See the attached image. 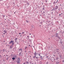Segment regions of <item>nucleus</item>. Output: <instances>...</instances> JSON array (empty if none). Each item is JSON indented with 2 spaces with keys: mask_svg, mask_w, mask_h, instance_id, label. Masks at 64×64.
<instances>
[{
  "mask_svg": "<svg viewBox=\"0 0 64 64\" xmlns=\"http://www.w3.org/2000/svg\"><path fill=\"white\" fill-rule=\"evenodd\" d=\"M48 56H47L46 57V58H48Z\"/></svg>",
  "mask_w": 64,
  "mask_h": 64,
  "instance_id": "a19ab883",
  "label": "nucleus"
},
{
  "mask_svg": "<svg viewBox=\"0 0 64 64\" xmlns=\"http://www.w3.org/2000/svg\"><path fill=\"white\" fill-rule=\"evenodd\" d=\"M56 3V2H54L53 3V4H55Z\"/></svg>",
  "mask_w": 64,
  "mask_h": 64,
  "instance_id": "dca6fc26",
  "label": "nucleus"
},
{
  "mask_svg": "<svg viewBox=\"0 0 64 64\" xmlns=\"http://www.w3.org/2000/svg\"><path fill=\"white\" fill-rule=\"evenodd\" d=\"M5 20H6V18H5Z\"/></svg>",
  "mask_w": 64,
  "mask_h": 64,
  "instance_id": "338daca9",
  "label": "nucleus"
},
{
  "mask_svg": "<svg viewBox=\"0 0 64 64\" xmlns=\"http://www.w3.org/2000/svg\"><path fill=\"white\" fill-rule=\"evenodd\" d=\"M0 57H1V56L0 55Z\"/></svg>",
  "mask_w": 64,
  "mask_h": 64,
  "instance_id": "680f3d73",
  "label": "nucleus"
},
{
  "mask_svg": "<svg viewBox=\"0 0 64 64\" xmlns=\"http://www.w3.org/2000/svg\"><path fill=\"white\" fill-rule=\"evenodd\" d=\"M62 40V39H60V41H61Z\"/></svg>",
  "mask_w": 64,
  "mask_h": 64,
  "instance_id": "864d4df0",
  "label": "nucleus"
},
{
  "mask_svg": "<svg viewBox=\"0 0 64 64\" xmlns=\"http://www.w3.org/2000/svg\"><path fill=\"white\" fill-rule=\"evenodd\" d=\"M15 13H16V12H14V14H15Z\"/></svg>",
  "mask_w": 64,
  "mask_h": 64,
  "instance_id": "58836bf2",
  "label": "nucleus"
},
{
  "mask_svg": "<svg viewBox=\"0 0 64 64\" xmlns=\"http://www.w3.org/2000/svg\"><path fill=\"white\" fill-rule=\"evenodd\" d=\"M6 56H7V57H8V55H6Z\"/></svg>",
  "mask_w": 64,
  "mask_h": 64,
  "instance_id": "79ce46f5",
  "label": "nucleus"
},
{
  "mask_svg": "<svg viewBox=\"0 0 64 64\" xmlns=\"http://www.w3.org/2000/svg\"><path fill=\"white\" fill-rule=\"evenodd\" d=\"M40 59H43V57L42 56H40Z\"/></svg>",
  "mask_w": 64,
  "mask_h": 64,
  "instance_id": "0eeeda50",
  "label": "nucleus"
},
{
  "mask_svg": "<svg viewBox=\"0 0 64 64\" xmlns=\"http://www.w3.org/2000/svg\"><path fill=\"white\" fill-rule=\"evenodd\" d=\"M26 22H27V23H28L29 22V21H28L27 20H26Z\"/></svg>",
  "mask_w": 64,
  "mask_h": 64,
  "instance_id": "4be33fe9",
  "label": "nucleus"
},
{
  "mask_svg": "<svg viewBox=\"0 0 64 64\" xmlns=\"http://www.w3.org/2000/svg\"><path fill=\"white\" fill-rule=\"evenodd\" d=\"M19 55L20 56H23V53L22 52H20L19 54Z\"/></svg>",
  "mask_w": 64,
  "mask_h": 64,
  "instance_id": "f257e3e1",
  "label": "nucleus"
},
{
  "mask_svg": "<svg viewBox=\"0 0 64 64\" xmlns=\"http://www.w3.org/2000/svg\"><path fill=\"white\" fill-rule=\"evenodd\" d=\"M27 37L28 38H29V36H27Z\"/></svg>",
  "mask_w": 64,
  "mask_h": 64,
  "instance_id": "473e14b6",
  "label": "nucleus"
},
{
  "mask_svg": "<svg viewBox=\"0 0 64 64\" xmlns=\"http://www.w3.org/2000/svg\"><path fill=\"white\" fill-rule=\"evenodd\" d=\"M58 38H59V39H60V38H59V37H58Z\"/></svg>",
  "mask_w": 64,
  "mask_h": 64,
  "instance_id": "a18cd8bd",
  "label": "nucleus"
},
{
  "mask_svg": "<svg viewBox=\"0 0 64 64\" xmlns=\"http://www.w3.org/2000/svg\"><path fill=\"white\" fill-rule=\"evenodd\" d=\"M56 37H59V36H56Z\"/></svg>",
  "mask_w": 64,
  "mask_h": 64,
  "instance_id": "a878e982",
  "label": "nucleus"
},
{
  "mask_svg": "<svg viewBox=\"0 0 64 64\" xmlns=\"http://www.w3.org/2000/svg\"><path fill=\"white\" fill-rule=\"evenodd\" d=\"M15 41V42H16V43H17V40H16Z\"/></svg>",
  "mask_w": 64,
  "mask_h": 64,
  "instance_id": "c85d7f7f",
  "label": "nucleus"
},
{
  "mask_svg": "<svg viewBox=\"0 0 64 64\" xmlns=\"http://www.w3.org/2000/svg\"><path fill=\"white\" fill-rule=\"evenodd\" d=\"M9 58V57H7L6 58V60H8Z\"/></svg>",
  "mask_w": 64,
  "mask_h": 64,
  "instance_id": "423d86ee",
  "label": "nucleus"
},
{
  "mask_svg": "<svg viewBox=\"0 0 64 64\" xmlns=\"http://www.w3.org/2000/svg\"><path fill=\"white\" fill-rule=\"evenodd\" d=\"M60 6H62V5H61V4H60Z\"/></svg>",
  "mask_w": 64,
  "mask_h": 64,
  "instance_id": "3c124183",
  "label": "nucleus"
},
{
  "mask_svg": "<svg viewBox=\"0 0 64 64\" xmlns=\"http://www.w3.org/2000/svg\"><path fill=\"white\" fill-rule=\"evenodd\" d=\"M4 42H5V40H4Z\"/></svg>",
  "mask_w": 64,
  "mask_h": 64,
  "instance_id": "052dcab7",
  "label": "nucleus"
},
{
  "mask_svg": "<svg viewBox=\"0 0 64 64\" xmlns=\"http://www.w3.org/2000/svg\"><path fill=\"white\" fill-rule=\"evenodd\" d=\"M16 62L18 64H20V61L17 60L16 61Z\"/></svg>",
  "mask_w": 64,
  "mask_h": 64,
  "instance_id": "20e7f679",
  "label": "nucleus"
},
{
  "mask_svg": "<svg viewBox=\"0 0 64 64\" xmlns=\"http://www.w3.org/2000/svg\"><path fill=\"white\" fill-rule=\"evenodd\" d=\"M14 43V41L11 40L10 41V42L9 43V44H11V43Z\"/></svg>",
  "mask_w": 64,
  "mask_h": 64,
  "instance_id": "f03ea898",
  "label": "nucleus"
},
{
  "mask_svg": "<svg viewBox=\"0 0 64 64\" xmlns=\"http://www.w3.org/2000/svg\"><path fill=\"white\" fill-rule=\"evenodd\" d=\"M3 16L4 17H5V16L4 15Z\"/></svg>",
  "mask_w": 64,
  "mask_h": 64,
  "instance_id": "49530a36",
  "label": "nucleus"
},
{
  "mask_svg": "<svg viewBox=\"0 0 64 64\" xmlns=\"http://www.w3.org/2000/svg\"><path fill=\"white\" fill-rule=\"evenodd\" d=\"M59 49H57L56 50L57 51V52H59Z\"/></svg>",
  "mask_w": 64,
  "mask_h": 64,
  "instance_id": "f8f14e48",
  "label": "nucleus"
},
{
  "mask_svg": "<svg viewBox=\"0 0 64 64\" xmlns=\"http://www.w3.org/2000/svg\"><path fill=\"white\" fill-rule=\"evenodd\" d=\"M34 26H32V28H34Z\"/></svg>",
  "mask_w": 64,
  "mask_h": 64,
  "instance_id": "bb28decb",
  "label": "nucleus"
},
{
  "mask_svg": "<svg viewBox=\"0 0 64 64\" xmlns=\"http://www.w3.org/2000/svg\"><path fill=\"white\" fill-rule=\"evenodd\" d=\"M56 3H57V2H56Z\"/></svg>",
  "mask_w": 64,
  "mask_h": 64,
  "instance_id": "09e8293b",
  "label": "nucleus"
},
{
  "mask_svg": "<svg viewBox=\"0 0 64 64\" xmlns=\"http://www.w3.org/2000/svg\"><path fill=\"white\" fill-rule=\"evenodd\" d=\"M31 57V56H30V59H32V58H30V57Z\"/></svg>",
  "mask_w": 64,
  "mask_h": 64,
  "instance_id": "393cba45",
  "label": "nucleus"
},
{
  "mask_svg": "<svg viewBox=\"0 0 64 64\" xmlns=\"http://www.w3.org/2000/svg\"><path fill=\"white\" fill-rule=\"evenodd\" d=\"M62 14H63L62 13H61V14H62Z\"/></svg>",
  "mask_w": 64,
  "mask_h": 64,
  "instance_id": "603ef678",
  "label": "nucleus"
},
{
  "mask_svg": "<svg viewBox=\"0 0 64 64\" xmlns=\"http://www.w3.org/2000/svg\"><path fill=\"white\" fill-rule=\"evenodd\" d=\"M59 16H61V14H60L59 15Z\"/></svg>",
  "mask_w": 64,
  "mask_h": 64,
  "instance_id": "c03bdc74",
  "label": "nucleus"
},
{
  "mask_svg": "<svg viewBox=\"0 0 64 64\" xmlns=\"http://www.w3.org/2000/svg\"><path fill=\"white\" fill-rule=\"evenodd\" d=\"M56 63L57 64H60V62H56Z\"/></svg>",
  "mask_w": 64,
  "mask_h": 64,
  "instance_id": "6e6552de",
  "label": "nucleus"
},
{
  "mask_svg": "<svg viewBox=\"0 0 64 64\" xmlns=\"http://www.w3.org/2000/svg\"><path fill=\"white\" fill-rule=\"evenodd\" d=\"M58 59H59V58H58V57H56V60H58Z\"/></svg>",
  "mask_w": 64,
  "mask_h": 64,
  "instance_id": "4468645a",
  "label": "nucleus"
},
{
  "mask_svg": "<svg viewBox=\"0 0 64 64\" xmlns=\"http://www.w3.org/2000/svg\"><path fill=\"white\" fill-rule=\"evenodd\" d=\"M27 4H28V5H29V2H27Z\"/></svg>",
  "mask_w": 64,
  "mask_h": 64,
  "instance_id": "b1692460",
  "label": "nucleus"
},
{
  "mask_svg": "<svg viewBox=\"0 0 64 64\" xmlns=\"http://www.w3.org/2000/svg\"><path fill=\"white\" fill-rule=\"evenodd\" d=\"M60 57H62V55H60Z\"/></svg>",
  "mask_w": 64,
  "mask_h": 64,
  "instance_id": "f704fd0d",
  "label": "nucleus"
},
{
  "mask_svg": "<svg viewBox=\"0 0 64 64\" xmlns=\"http://www.w3.org/2000/svg\"><path fill=\"white\" fill-rule=\"evenodd\" d=\"M1 54V50H0V54Z\"/></svg>",
  "mask_w": 64,
  "mask_h": 64,
  "instance_id": "ea45409f",
  "label": "nucleus"
},
{
  "mask_svg": "<svg viewBox=\"0 0 64 64\" xmlns=\"http://www.w3.org/2000/svg\"><path fill=\"white\" fill-rule=\"evenodd\" d=\"M52 11H53V10H52Z\"/></svg>",
  "mask_w": 64,
  "mask_h": 64,
  "instance_id": "8fccbe9b",
  "label": "nucleus"
},
{
  "mask_svg": "<svg viewBox=\"0 0 64 64\" xmlns=\"http://www.w3.org/2000/svg\"><path fill=\"white\" fill-rule=\"evenodd\" d=\"M20 58H18V61H20Z\"/></svg>",
  "mask_w": 64,
  "mask_h": 64,
  "instance_id": "ddd939ff",
  "label": "nucleus"
},
{
  "mask_svg": "<svg viewBox=\"0 0 64 64\" xmlns=\"http://www.w3.org/2000/svg\"><path fill=\"white\" fill-rule=\"evenodd\" d=\"M56 60V59H54V60Z\"/></svg>",
  "mask_w": 64,
  "mask_h": 64,
  "instance_id": "4d7b16f0",
  "label": "nucleus"
},
{
  "mask_svg": "<svg viewBox=\"0 0 64 64\" xmlns=\"http://www.w3.org/2000/svg\"><path fill=\"white\" fill-rule=\"evenodd\" d=\"M35 57H36V58H37V57H36V56H35Z\"/></svg>",
  "mask_w": 64,
  "mask_h": 64,
  "instance_id": "37998d69",
  "label": "nucleus"
},
{
  "mask_svg": "<svg viewBox=\"0 0 64 64\" xmlns=\"http://www.w3.org/2000/svg\"><path fill=\"white\" fill-rule=\"evenodd\" d=\"M20 36H21H21H22L21 35H20Z\"/></svg>",
  "mask_w": 64,
  "mask_h": 64,
  "instance_id": "0e129e2a",
  "label": "nucleus"
},
{
  "mask_svg": "<svg viewBox=\"0 0 64 64\" xmlns=\"http://www.w3.org/2000/svg\"><path fill=\"white\" fill-rule=\"evenodd\" d=\"M12 48V46H10V48Z\"/></svg>",
  "mask_w": 64,
  "mask_h": 64,
  "instance_id": "a211bd4d",
  "label": "nucleus"
},
{
  "mask_svg": "<svg viewBox=\"0 0 64 64\" xmlns=\"http://www.w3.org/2000/svg\"><path fill=\"white\" fill-rule=\"evenodd\" d=\"M45 55H46V56L47 55V54H45Z\"/></svg>",
  "mask_w": 64,
  "mask_h": 64,
  "instance_id": "bf43d9fd",
  "label": "nucleus"
},
{
  "mask_svg": "<svg viewBox=\"0 0 64 64\" xmlns=\"http://www.w3.org/2000/svg\"><path fill=\"white\" fill-rule=\"evenodd\" d=\"M60 44H62V41L61 40L60 42Z\"/></svg>",
  "mask_w": 64,
  "mask_h": 64,
  "instance_id": "2eb2a0df",
  "label": "nucleus"
},
{
  "mask_svg": "<svg viewBox=\"0 0 64 64\" xmlns=\"http://www.w3.org/2000/svg\"><path fill=\"white\" fill-rule=\"evenodd\" d=\"M43 13H45V12H43Z\"/></svg>",
  "mask_w": 64,
  "mask_h": 64,
  "instance_id": "e2e57ef3",
  "label": "nucleus"
},
{
  "mask_svg": "<svg viewBox=\"0 0 64 64\" xmlns=\"http://www.w3.org/2000/svg\"><path fill=\"white\" fill-rule=\"evenodd\" d=\"M31 34H30V35H31Z\"/></svg>",
  "mask_w": 64,
  "mask_h": 64,
  "instance_id": "774afa93",
  "label": "nucleus"
},
{
  "mask_svg": "<svg viewBox=\"0 0 64 64\" xmlns=\"http://www.w3.org/2000/svg\"><path fill=\"white\" fill-rule=\"evenodd\" d=\"M35 56H34L33 57V58H35Z\"/></svg>",
  "mask_w": 64,
  "mask_h": 64,
  "instance_id": "72a5a7b5",
  "label": "nucleus"
},
{
  "mask_svg": "<svg viewBox=\"0 0 64 64\" xmlns=\"http://www.w3.org/2000/svg\"><path fill=\"white\" fill-rule=\"evenodd\" d=\"M17 44H18V42H17Z\"/></svg>",
  "mask_w": 64,
  "mask_h": 64,
  "instance_id": "13d9d810",
  "label": "nucleus"
},
{
  "mask_svg": "<svg viewBox=\"0 0 64 64\" xmlns=\"http://www.w3.org/2000/svg\"><path fill=\"white\" fill-rule=\"evenodd\" d=\"M17 40V38H15V39H14V40Z\"/></svg>",
  "mask_w": 64,
  "mask_h": 64,
  "instance_id": "6ab92c4d",
  "label": "nucleus"
},
{
  "mask_svg": "<svg viewBox=\"0 0 64 64\" xmlns=\"http://www.w3.org/2000/svg\"><path fill=\"white\" fill-rule=\"evenodd\" d=\"M26 55H27V53H26Z\"/></svg>",
  "mask_w": 64,
  "mask_h": 64,
  "instance_id": "69168bd1",
  "label": "nucleus"
},
{
  "mask_svg": "<svg viewBox=\"0 0 64 64\" xmlns=\"http://www.w3.org/2000/svg\"><path fill=\"white\" fill-rule=\"evenodd\" d=\"M44 8H45L44 7L42 9L43 10H44Z\"/></svg>",
  "mask_w": 64,
  "mask_h": 64,
  "instance_id": "cd10ccee",
  "label": "nucleus"
},
{
  "mask_svg": "<svg viewBox=\"0 0 64 64\" xmlns=\"http://www.w3.org/2000/svg\"><path fill=\"white\" fill-rule=\"evenodd\" d=\"M3 50L4 51L3 52H4V50L3 49Z\"/></svg>",
  "mask_w": 64,
  "mask_h": 64,
  "instance_id": "4c0bfd02",
  "label": "nucleus"
},
{
  "mask_svg": "<svg viewBox=\"0 0 64 64\" xmlns=\"http://www.w3.org/2000/svg\"><path fill=\"white\" fill-rule=\"evenodd\" d=\"M26 64H29V62H26Z\"/></svg>",
  "mask_w": 64,
  "mask_h": 64,
  "instance_id": "1a4fd4ad",
  "label": "nucleus"
},
{
  "mask_svg": "<svg viewBox=\"0 0 64 64\" xmlns=\"http://www.w3.org/2000/svg\"><path fill=\"white\" fill-rule=\"evenodd\" d=\"M53 10H55H55L56 9H55V8H53Z\"/></svg>",
  "mask_w": 64,
  "mask_h": 64,
  "instance_id": "f3484780",
  "label": "nucleus"
},
{
  "mask_svg": "<svg viewBox=\"0 0 64 64\" xmlns=\"http://www.w3.org/2000/svg\"><path fill=\"white\" fill-rule=\"evenodd\" d=\"M45 1H46V3H47V0H46Z\"/></svg>",
  "mask_w": 64,
  "mask_h": 64,
  "instance_id": "c756f323",
  "label": "nucleus"
},
{
  "mask_svg": "<svg viewBox=\"0 0 64 64\" xmlns=\"http://www.w3.org/2000/svg\"><path fill=\"white\" fill-rule=\"evenodd\" d=\"M57 2H58V0H57Z\"/></svg>",
  "mask_w": 64,
  "mask_h": 64,
  "instance_id": "5fc2aeb1",
  "label": "nucleus"
},
{
  "mask_svg": "<svg viewBox=\"0 0 64 64\" xmlns=\"http://www.w3.org/2000/svg\"><path fill=\"white\" fill-rule=\"evenodd\" d=\"M53 13V12H52V13H51V14H52Z\"/></svg>",
  "mask_w": 64,
  "mask_h": 64,
  "instance_id": "c9c22d12",
  "label": "nucleus"
},
{
  "mask_svg": "<svg viewBox=\"0 0 64 64\" xmlns=\"http://www.w3.org/2000/svg\"><path fill=\"white\" fill-rule=\"evenodd\" d=\"M19 34H20H20H21V33H19Z\"/></svg>",
  "mask_w": 64,
  "mask_h": 64,
  "instance_id": "de8ad7c7",
  "label": "nucleus"
},
{
  "mask_svg": "<svg viewBox=\"0 0 64 64\" xmlns=\"http://www.w3.org/2000/svg\"><path fill=\"white\" fill-rule=\"evenodd\" d=\"M23 64H25V63H24Z\"/></svg>",
  "mask_w": 64,
  "mask_h": 64,
  "instance_id": "6e6d98bb",
  "label": "nucleus"
},
{
  "mask_svg": "<svg viewBox=\"0 0 64 64\" xmlns=\"http://www.w3.org/2000/svg\"><path fill=\"white\" fill-rule=\"evenodd\" d=\"M27 48V47H26V48H25L24 50H25Z\"/></svg>",
  "mask_w": 64,
  "mask_h": 64,
  "instance_id": "412c9836",
  "label": "nucleus"
},
{
  "mask_svg": "<svg viewBox=\"0 0 64 64\" xmlns=\"http://www.w3.org/2000/svg\"><path fill=\"white\" fill-rule=\"evenodd\" d=\"M36 52H35V53L34 54V55H35V56H36V54H38V53H36Z\"/></svg>",
  "mask_w": 64,
  "mask_h": 64,
  "instance_id": "39448f33",
  "label": "nucleus"
},
{
  "mask_svg": "<svg viewBox=\"0 0 64 64\" xmlns=\"http://www.w3.org/2000/svg\"><path fill=\"white\" fill-rule=\"evenodd\" d=\"M12 59L13 60H15V58L14 57H13L12 58Z\"/></svg>",
  "mask_w": 64,
  "mask_h": 64,
  "instance_id": "9d476101",
  "label": "nucleus"
},
{
  "mask_svg": "<svg viewBox=\"0 0 64 64\" xmlns=\"http://www.w3.org/2000/svg\"><path fill=\"white\" fill-rule=\"evenodd\" d=\"M38 55V56H40H40H41L40 55V54H39Z\"/></svg>",
  "mask_w": 64,
  "mask_h": 64,
  "instance_id": "5701e85b",
  "label": "nucleus"
},
{
  "mask_svg": "<svg viewBox=\"0 0 64 64\" xmlns=\"http://www.w3.org/2000/svg\"><path fill=\"white\" fill-rule=\"evenodd\" d=\"M12 46H13V45L14 44V43H12Z\"/></svg>",
  "mask_w": 64,
  "mask_h": 64,
  "instance_id": "aec40b11",
  "label": "nucleus"
},
{
  "mask_svg": "<svg viewBox=\"0 0 64 64\" xmlns=\"http://www.w3.org/2000/svg\"><path fill=\"white\" fill-rule=\"evenodd\" d=\"M55 9L56 10H57L58 9V6H56Z\"/></svg>",
  "mask_w": 64,
  "mask_h": 64,
  "instance_id": "7ed1b4c3",
  "label": "nucleus"
},
{
  "mask_svg": "<svg viewBox=\"0 0 64 64\" xmlns=\"http://www.w3.org/2000/svg\"><path fill=\"white\" fill-rule=\"evenodd\" d=\"M4 33H6L7 32V31L5 30H4Z\"/></svg>",
  "mask_w": 64,
  "mask_h": 64,
  "instance_id": "9b49d317",
  "label": "nucleus"
},
{
  "mask_svg": "<svg viewBox=\"0 0 64 64\" xmlns=\"http://www.w3.org/2000/svg\"><path fill=\"white\" fill-rule=\"evenodd\" d=\"M56 35H58V34L57 33H56Z\"/></svg>",
  "mask_w": 64,
  "mask_h": 64,
  "instance_id": "7c9ffc66",
  "label": "nucleus"
},
{
  "mask_svg": "<svg viewBox=\"0 0 64 64\" xmlns=\"http://www.w3.org/2000/svg\"><path fill=\"white\" fill-rule=\"evenodd\" d=\"M19 50H20L21 51H22V49H20Z\"/></svg>",
  "mask_w": 64,
  "mask_h": 64,
  "instance_id": "2f4dec72",
  "label": "nucleus"
},
{
  "mask_svg": "<svg viewBox=\"0 0 64 64\" xmlns=\"http://www.w3.org/2000/svg\"><path fill=\"white\" fill-rule=\"evenodd\" d=\"M24 32H22V34H24Z\"/></svg>",
  "mask_w": 64,
  "mask_h": 64,
  "instance_id": "e433bc0d",
  "label": "nucleus"
}]
</instances>
